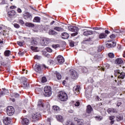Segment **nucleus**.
<instances>
[{"instance_id":"23","label":"nucleus","mask_w":125,"mask_h":125,"mask_svg":"<svg viewBox=\"0 0 125 125\" xmlns=\"http://www.w3.org/2000/svg\"><path fill=\"white\" fill-rule=\"evenodd\" d=\"M53 110H54V112L56 113H58L61 110L60 107H59L57 105H54L53 106Z\"/></svg>"},{"instance_id":"43","label":"nucleus","mask_w":125,"mask_h":125,"mask_svg":"<svg viewBox=\"0 0 125 125\" xmlns=\"http://www.w3.org/2000/svg\"><path fill=\"white\" fill-rule=\"evenodd\" d=\"M59 46H60L59 44H53L52 45V48L55 49L57 48V47H59Z\"/></svg>"},{"instance_id":"53","label":"nucleus","mask_w":125,"mask_h":125,"mask_svg":"<svg viewBox=\"0 0 125 125\" xmlns=\"http://www.w3.org/2000/svg\"><path fill=\"white\" fill-rule=\"evenodd\" d=\"M114 31L115 33H117L118 34H120V33H122V31H121V30H118V29H115L114 30Z\"/></svg>"},{"instance_id":"37","label":"nucleus","mask_w":125,"mask_h":125,"mask_svg":"<svg viewBox=\"0 0 125 125\" xmlns=\"http://www.w3.org/2000/svg\"><path fill=\"white\" fill-rule=\"evenodd\" d=\"M30 48H31V50H33V51H37V50L38 49V47H35V46H31L30 47Z\"/></svg>"},{"instance_id":"38","label":"nucleus","mask_w":125,"mask_h":125,"mask_svg":"<svg viewBox=\"0 0 125 125\" xmlns=\"http://www.w3.org/2000/svg\"><path fill=\"white\" fill-rule=\"evenodd\" d=\"M1 65L2 66H3L4 67H5V68H6V67H7L8 66V64L7 62H1Z\"/></svg>"},{"instance_id":"16","label":"nucleus","mask_w":125,"mask_h":125,"mask_svg":"<svg viewBox=\"0 0 125 125\" xmlns=\"http://www.w3.org/2000/svg\"><path fill=\"white\" fill-rule=\"evenodd\" d=\"M81 89V87L80 85H77L76 87H74V91L76 94H79L80 93V90Z\"/></svg>"},{"instance_id":"13","label":"nucleus","mask_w":125,"mask_h":125,"mask_svg":"<svg viewBox=\"0 0 125 125\" xmlns=\"http://www.w3.org/2000/svg\"><path fill=\"white\" fill-rule=\"evenodd\" d=\"M110 67V64L108 63L104 64L103 66V67H101V71H103L104 72H105L107 70V69H109V67Z\"/></svg>"},{"instance_id":"63","label":"nucleus","mask_w":125,"mask_h":125,"mask_svg":"<svg viewBox=\"0 0 125 125\" xmlns=\"http://www.w3.org/2000/svg\"><path fill=\"white\" fill-rule=\"evenodd\" d=\"M93 29L94 30H100V29H101V27H94Z\"/></svg>"},{"instance_id":"19","label":"nucleus","mask_w":125,"mask_h":125,"mask_svg":"<svg viewBox=\"0 0 125 125\" xmlns=\"http://www.w3.org/2000/svg\"><path fill=\"white\" fill-rule=\"evenodd\" d=\"M21 124L22 125H29V119L27 118L22 119Z\"/></svg>"},{"instance_id":"22","label":"nucleus","mask_w":125,"mask_h":125,"mask_svg":"<svg viewBox=\"0 0 125 125\" xmlns=\"http://www.w3.org/2000/svg\"><path fill=\"white\" fill-rule=\"evenodd\" d=\"M56 118L57 121L61 122V123H62L64 121V119H63V117L61 115H57Z\"/></svg>"},{"instance_id":"62","label":"nucleus","mask_w":125,"mask_h":125,"mask_svg":"<svg viewBox=\"0 0 125 125\" xmlns=\"http://www.w3.org/2000/svg\"><path fill=\"white\" fill-rule=\"evenodd\" d=\"M10 8L11 9H14L16 8V6H11L10 7Z\"/></svg>"},{"instance_id":"56","label":"nucleus","mask_w":125,"mask_h":125,"mask_svg":"<svg viewBox=\"0 0 125 125\" xmlns=\"http://www.w3.org/2000/svg\"><path fill=\"white\" fill-rule=\"evenodd\" d=\"M109 37L110 39H115V38H116V35H115L114 34H112Z\"/></svg>"},{"instance_id":"25","label":"nucleus","mask_w":125,"mask_h":125,"mask_svg":"<svg viewBox=\"0 0 125 125\" xmlns=\"http://www.w3.org/2000/svg\"><path fill=\"white\" fill-rule=\"evenodd\" d=\"M92 107H91V105H88L87 106V109H86V112L88 113V114H90V113H91V111H93Z\"/></svg>"},{"instance_id":"58","label":"nucleus","mask_w":125,"mask_h":125,"mask_svg":"<svg viewBox=\"0 0 125 125\" xmlns=\"http://www.w3.org/2000/svg\"><path fill=\"white\" fill-rule=\"evenodd\" d=\"M115 119V116H111L109 117V119L110 120V121H113V120H114Z\"/></svg>"},{"instance_id":"4","label":"nucleus","mask_w":125,"mask_h":125,"mask_svg":"<svg viewBox=\"0 0 125 125\" xmlns=\"http://www.w3.org/2000/svg\"><path fill=\"white\" fill-rule=\"evenodd\" d=\"M51 42V40L48 38H42L41 39L40 43L42 45V46H44L49 43Z\"/></svg>"},{"instance_id":"8","label":"nucleus","mask_w":125,"mask_h":125,"mask_svg":"<svg viewBox=\"0 0 125 125\" xmlns=\"http://www.w3.org/2000/svg\"><path fill=\"white\" fill-rule=\"evenodd\" d=\"M34 70L37 73L41 74V73H42V67H41V65L39 63H36L34 67Z\"/></svg>"},{"instance_id":"9","label":"nucleus","mask_w":125,"mask_h":125,"mask_svg":"<svg viewBox=\"0 0 125 125\" xmlns=\"http://www.w3.org/2000/svg\"><path fill=\"white\" fill-rule=\"evenodd\" d=\"M108 42L109 43H107L106 44V47H108V48H110L111 47H115V46H116V42H115L114 41H108Z\"/></svg>"},{"instance_id":"7","label":"nucleus","mask_w":125,"mask_h":125,"mask_svg":"<svg viewBox=\"0 0 125 125\" xmlns=\"http://www.w3.org/2000/svg\"><path fill=\"white\" fill-rule=\"evenodd\" d=\"M83 36H90L91 35H93V34H95V31H92L91 30H87L86 29L83 30Z\"/></svg>"},{"instance_id":"64","label":"nucleus","mask_w":125,"mask_h":125,"mask_svg":"<svg viewBox=\"0 0 125 125\" xmlns=\"http://www.w3.org/2000/svg\"><path fill=\"white\" fill-rule=\"evenodd\" d=\"M104 33H105V34H107L108 35V34L110 33V31H108V30H105V31H104Z\"/></svg>"},{"instance_id":"32","label":"nucleus","mask_w":125,"mask_h":125,"mask_svg":"<svg viewBox=\"0 0 125 125\" xmlns=\"http://www.w3.org/2000/svg\"><path fill=\"white\" fill-rule=\"evenodd\" d=\"M77 124L78 125H83L84 124L83 120V119L78 120Z\"/></svg>"},{"instance_id":"20","label":"nucleus","mask_w":125,"mask_h":125,"mask_svg":"<svg viewBox=\"0 0 125 125\" xmlns=\"http://www.w3.org/2000/svg\"><path fill=\"white\" fill-rule=\"evenodd\" d=\"M62 39H63L64 40H67V39H68L69 37H70V35H69V34L66 32H64L62 33Z\"/></svg>"},{"instance_id":"29","label":"nucleus","mask_w":125,"mask_h":125,"mask_svg":"<svg viewBox=\"0 0 125 125\" xmlns=\"http://www.w3.org/2000/svg\"><path fill=\"white\" fill-rule=\"evenodd\" d=\"M57 32L54 31V30H49V35H50L51 36H54V35H57Z\"/></svg>"},{"instance_id":"6","label":"nucleus","mask_w":125,"mask_h":125,"mask_svg":"<svg viewBox=\"0 0 125 125\" xmlns=\"http://www.w3.org/2000/svg\"><path fill=\"white\" fill-rule=\"evenodd\" d=\"M70 76L73 80H77V78L79 77V74L76 70H72L71 71Z\"/></svg>"},{"instance_id":"51","label":"nucleus","mask_w":125,"mask_h":125,"mask_svg":"<svg viewBox=\"0 0 125 125\" xmlns=\"http://www.w3.org/2000/svg\"><path fill=\"white\" fill-rule=\"evenodd\" d=\"M102 46H100L98 47V51L99 52H100V51H101V50H102Z\"/></svg>"},{"instance_id":"1","label":"nucleus","mask_w":125,"mask_h":125,"mask_svg":"<svg viewBox=\"0 0 125 125\" xmlns=\"http://www.w3.org/2000/svg\"><path fill=\"white\" fill-rule=\"evenodd\" d=\"M68 30L71 31V32H74V33L71 34V37H76V36L78 35V32L79 31V28H78L77 26L69 25L68 27Z\"/></svg>"},{"instance_id":"41","label":"nucleus","mask_w":125,"mask_h":125,"mask_svg":"<svg viewBox=\"0 0 125 125\" xmlns=\"http://www.w3.org/2000/svg\"><path fill=\"white\" fill-rule=\"evenodd\" d=\"M13 97H15L16 98H19V96H20V95H19V94L17 93H13Z\"/></svg>"},{"instance_id":"27","label":"nucleus","mask_w":125,"mask_h":125,"mask_svg":"<svg viewBox=\"0 0 125 125\" xmlns=\"http://www.w3.org/2000/svg\"><path fill=\"white\" fill-rule=\"evenodd\" d=\"M33 22L40 23V22H41V18L39 17H35L33 20Z\"/></svg>"},{"instance_id":"3","label":"nucleus","mask_w":125,"mask_h":125,"mask_svg":"<svg viewBox=\"0 0 125 125\" xmlns=\"http://www.w3.org/2000/svg\"><path fill=\"white\" fill-rule=\"evenodd\" d=\"M44 91L45 92L44 94V96H46V97H49V96L51 95V87H50V86L45 87Z\"/></svg>"},{"instance_id":"15","label":"nucleus","mask_w":125,"mask_h":125,"mask_svg":"<svg viewBox=\"0 0 125 125\" xmlns=\"http://www.w3.org/2000/svg\"><path fill=\"white\" fill-rule=\"evenodd\" d=\"M15 14H16V13L14 10H11L8 12V16L10 18H11V17H13V16H15Z\"/></svg>"},{"instance_id":"28","label":"nucleus","mask_w":125,"mask_h":125,"mask_svg":"<svg viewBox=\"0 0 125 125\" xmlns=\"http://www.w3.org/2000/svg\"><path fill=\"white\" fill-rule=\"evenodd\" d=\"M123 62L124 61L121 58H118L115 61L116 64H123Z\"/></svg>"},{"instance_id":"36","label":"nucleus","mask_w":125,"mask_h":125,"mask_svg":"<svg viewBox=\"0 0 125 125\" xmlns=\"http://www.w3.org/2000/svg\"><path fill=\"white\" fill-rule=\"evenodd\" d=\"M31 44H32V45H37V44H38V42L37 41H36V40H33L31 42Z\"/></svg>"},{"instance_id":"21","label":"nucleus","mask_w":125,"mask_h":125,"mask_svg":"<svg viewBox=\"0 0 125 125\" xmlns=\"http://www.w3.org/2000/svg\"><path fill=\"white\" fill-rule=\"evenodd\" d=\"M118 79H122V80H124V79H125V73L124 72H120V73L118 74Z\"/></svg>"},{"instance_id":"31","label":"nucleus","mask_w":125,"mask_h":125,"mask_svg":"<svg viewBox=\"0 0 125 125\" xmlns=\"http://www.w3.org/2000/svg\"><path fill=\"white\" fill-rule=\"evenodd\" d=\"M38 107H39V108H41V109L43 108V104H42V102L41 101H39L38 102Z\"/></svg>"},{"instance_id":"18","label":"nucleus","mask_w":125,"mask_h":125,"mask_svg":"<svg viewBox=\"0 0 125 125\" xmlns=\"http://www.w3.org/2000/svg\"><path fill=\"white\" fill-rule=\"evenodd\" d=\"M7 93H8V90L3 88L2 91L0 92V96L1 97V96L5 95V94H7Z\"/></svg>"},{"instance_id":"57","label":"nucleus","mask_w":125,"mask_h":125,"mask_svg":"<svg viewBox=\"0 0 125 125\" xmlns=\"http://www.w3.org/2000/svg\"><path fill=\"white\" fill-rule=\"evenodd\" d=\"M48 62H49V64H50V65H52V64L54 63V61H53L51 60H49Z\"/></svg>"},{"instance_id":"12","label":"nucleus","mask_w":125,"mask_h":125,"mask_svg":"<svg viewBox=\"0 0 125 125\" xmlns=\"http://www.w3.org/2000/svg\"><path fill=\"white\" fill-rule=\"evenodd\" d=\"M32 118L34 120H36V121H38V120L41 119V113L39 112L36 113L35 114H34Z\"/></svg>"},{"instance_id":"45","label":"nucleus","mask_w":125,"mask_h":125,"mask_svg":"<svg viewBox=\"0 0 125 125\" xmlns=\"http://www.w3.org/2000/svg\"><path fill=\"white\" fill-rule=\"evenodd\" d=\"M46 50L48 52H52V49L49 47H46Z\"/></svg>"},{"instance_id":"14","label":"nucleus","mask_w":125,"mask_h":125,"mask_svg":"<svg viewBox=\"0 0 125 125\" xmlns=\"http://www.w3.org/2000/svg\"><path fill=\"white\" fill-rule=\"evenodd\" d=\"M107 113H108V114H110V113H118V110H117L116 109H115L114 108H109L107 109Z\"/></svg>"},{"instance_id":"46","label":"nucleus","mask_w":125,"mask_h":125,"mask_svg":"<svg viewBox=\"0 0 125 125\" xmlns=\"http://www.w3.org/2000/svg\"><path fill=\"white\" fill-rule=\"evenodd\" d=\"M46 78L43 77L42 78V83H46Z\"/></svg>"},{"instance_id":"50","label":"nucleus","mask_w":125,"mask_h":125,"mask_svg":"<svg viewBox=\"0 0 125 125\" xmlns=\"http://www.w3.org/2000/svg\"><path fill=\"white\" fill-rule=\"evenodd\" d=\"M17 43L20 45V46H23V42H18Z\"/></svg>"},{"instance_id":"30","label":"nucleus","mask_w":125,"mask_h":125,"mask_svg":"<svg viewBox=\"0 0 125 125\" xmlns=\"http://www.w3.org/2000/svg\"><path fill=\"white\" fill-rule=\"evenodd\" d=\"M25 26H26V27H29V28H33V27L35 26L34 24H32V23H30V22H26L25 23Z\"/></svg>"},{"instance_id":"5","label":"nucleus","mask_w":125,"mask_h":125,"mask_svg":"<svg viewBox=\"0 0 125 125\" xmlns=\"http://www.w3.org/2000/svg\"><path fill=\"white\" fill-rule=\"evenodd\" d=\"M14 108L13 106H10L7 107L6 113L8 116H12L14 114Z\"/></svg>"},{"instance_id":"40","label":"nucleus","mask_w":125,"mask_h":125,"mask_svg":"<svg viewBox=\"0 0 125 125\" xmlns=\"http://www.w3.org/2000/svg\"><path fill=\"white\" fill-rule=\"evenodd\" d=\"M24 54H25V52L24 51H20L18 53V55L19 56H22V55H24Z\"/></svg>"},{"instance_id":"11","label":"nucleus","mask_w":125,"mask_h":125,"mask_svg":"<svg viewBox=\"0 0 125 125\" xmlns=\"http://www.w3.org/2000/svg\"><path fill=\"white\" fill-rule=\"evenodd\" d=\"M57 60L60 64L64 63V61H65L64 58L62 56H58L57 58Z\"/></svg>"},{"instance_id":"59","label":"nucleus","mask_w":125,"mask_h":125,"mask_svg":"<svg viewBox=\"0 0 125 125\" xmlns=\"http://www.w3.org/2000/svg\"><path fill=\"white\" fill-rule=\"evenodd\" d=\"M17 11L19 13H22V10H21V9L20 8H18Z\"/></svg>"},{"instance_id":"54","label":"nucleus","mask_w":125,"mask_h":125,"mask_svg":"<svg viewBox=\"0 0 125 125\" xmlns=\"http://www.w3.org/2000/svg\"><path fill=\"white\" fill-rule=\"evenodd\" d=\"M96 120H97V121H101V120H102V117H96Z\"/></svg>"},{"instance_id":"52","label":"nucleus","mask_w":125,"mask_h":125,"mask_svg":"<svg viewBox=\"0 0 125 125\" xmlns=\"http://www.w3.org/2000/svg\"><path fill=\"white\" fill-rule=\"evenodd\" d=\"M23 84V87H27L28 86V84H27V82L22 83Z\"/></svg>"},{"instance_id":"44","label":"nucleus","mask_w":125,"mask_h":125,"mask_svg":"<svg viewBox=\"0 0 125 125\" xmlns=\"http://www.w3.org/2000/svg\"><path fill=\"white\" fill-rule=\"evenodd\" d=\"M21 82H22V83H24V82H27V79H26V78L23 77L21 78Z\"/></svg>"},{"instance_id":"24","label":"nucleus","mask_w":125,"mask_h":125,"mask_svg":"<svg viewBox=\"0 0 125 125\" xmlns=\"http://www.w3.org/2000/svg\"><path fill=\"white\" fill-rule=\"evenodd\" d=\"M99 38L101 40H102V39H106V38H107V35H106L105 33H101L99 35Z\"/></svg>"},{"instance_id":"60","label":"nucleus","mask_w":125,"mask_h":125,"mask_svg":"<svg viewBox=\"0 0 125 125\" xmlns=\"http://www.w3.org/2000/svg\"><path fill=\"white\" fill-rule=\"evenodd\" d=\"M19 22L22 25H23L24 24V21H23V20H19Z\"/></svg>"},{"instance_id":"34","label":"nucleus","mask_w":125,"mask_h":125,"mask_svg":"<svg viewBox=\"0 0 125 125\" xmlns=\"http://www.w3.org/2000/svg\"><path fill=\"white\" fill-rule=\"evenodd\" d=\"M82 72H83V73H87V68H86V67L83 66L82 67Z\"/></svg>"},{"instance_id":"42","label":"nucleus","mask_w":125,"mask_h":125,"mask_svg":"<svg viewBox=\"0 0 125 125\" xmlns=\"http://www.w3.org/2000/svg\"><path fill=\"white\" fill-rule=\"evenodd\" d=\"M114 72H115L114 75H115V76H117V75L119 74L120 73V70H119V69H118V70H115L114 71Z\"/></svg>"},{"instance_id":"2","label":"nucleus","mask_w":125,"mask_h":125,"mask_svg":"<svg viewBox=\"0 0 125 125\" xmlns=\"http://www.w3.org/2000/svg\"><path fill=\"white\" fill-rule=\"evenodd\" d=\"M58 97L61 101H67L68 100V95L64 92L61 91L59 93Z\"/></svg>"},{"instance_id":"10","label":"nucleus","mask_w":125,"mask_h":125,"mask_svg":"<svg viewBox=\"0 0 125 125\" xmlns=\"http://www.w3.org/2000/svg\"><path fill=\"white\" fill-rule=\"evenodd\" d=\"M11 122V120H10V118L8 117H4L3 119V123L4 125H9Z\"/></svg>"},{"instance_id":"33","label":"nucleus","mask_w":125,"mask_h":125,"mask_svg":"<svg viewBox=\"0 0 125 125\" xmlns=\"http://www.w3.org/2000/svg\"><path fill=\"white\" fill-rule=\"evenodd\" d=\"M11 53V52H10V51L6 50L4 52V55H5V56H7V57H8V56H9L10 55Z\"/></svg>"},{"instance_id":"35","label":"nucleus","mask_w":125,"mask_h":125,"mask_svg":"<svg viewBox=\"0 0 125 125\" xmlns=\"http://www.w3.org/2000/svg\"><path fill=\"white\" fill-rule=\"evenodd\" d=\"M56 76H57V79L58 80H61V78H62V76H61V74H60V73H57Z\"/></svg>"},{"instance_id":"61","label":"nucleus","mask_w":125,"mask_h":125,"mask_svg":"<svg viewBox=\"0 0 125 125\" xmlns=\"http://www.w3.org/2000/svg\"><path fill=\"white\" fill-rule=\"evenodd\" d=\"M121 105H122V103L121 102H118L117 104V106L118 107H120V106H121Z\"/></svg>"},{"instance_id":"49","label":"nucleus","mask_w":125,"mask_h":125,"mask_svg":"<svg viewBox=\"0 0 125 125\" xmlns=\"http://www.w3.org/2000/svg\"><path fill=\"white\" fill-rule=\"evenodd\" d=\"M14 26L15 27V28H20V25L17 23H15L14 24Z\"/></svg>"},{"instance_id":"26","label":"nucleus","mask_w":125,"mask_h":125,"mask_svg":"<svg viewBox=\"0 0 125 125\" xmlns=\"http://www.w3.org/2000/svg\"><path fill=\"white\" fill-rule=\"evenodd\" d=\"M54 30H55V31H57L58 32H63L64 31V29L59 27H54Z\"/></svg>"},{"instance_id":"55","label":"nucleus","mask_w":125,"mask_h":125,"mask_svg":"<svg viewBox=\"0 0 125 125\" xmlns=\"http://www.w3.org/2000/svg\"><path fill=\"white\" fill-rule=\"evenodd\" d=\"M75 106H76V107H79V106H80V102H77L76 103H75Z\"/></svg>"},{"instance_id":"17","label":"nucleus","mask_w":125,"mask_h":125,"mask_svg":"<svg viewBox=\"0 0 125 125\" xmlns=\"http://www.w3.org/2000/svg\"><path fill=\"white\" fill-rule=\"evenodd\" d=\"M24 18L25 20H28V19H31L32 18V16L29 13H25L24 14Z\"/></svg>"},{"instance_id":"48","label":"nucleus","mask_w":125,"mask_h":125,"mask_svg":"<svg viewBox=\"0 0 125 125\" xmlns=\"http://www.w3.org/2000/svg\"><path fill=\"white\" fill-rule=\"evenodd\" d=\"M70 46H75V42L73 41H71L70 42Z\"/></svg>"},{"instance_id":"47","label":"nucleus","mask_w":125,"mask_h":125,"mask_svg":"<svg viewBox=\"0 0 125 125\" xmlns=\"http://www.w3.org/2000/svg\"><path fill=\"white\" fill-rule=\"evenodd\" d=\"M34 59L39 60L41 59V56L36 55L34 56Z\"/></svg>"},{"instance_id":"39","label":"nucleus","mask_w":125,"mask_h":125,"mask_svg":"<svg viewBox=\"0 0 125 125\" xmlns=\"http://www.w3.org/2000/svg\"><path fill=\"white\" fill-rule=\"evenodd\" d=\"M108 57L110 58H114V57H115V55H114V53H108Z\"/></svg>"}]
</instances>
